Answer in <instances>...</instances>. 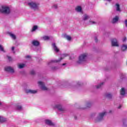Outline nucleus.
I'll use <instances>...</instances> for the list:
<instances>
[{
	"instance_id": "1",
	"label": "nucleus",
	"mask_w": 127,
	"mask_h": 127,
	"mask_svg": "<svg viewBox=\"0 0 127 127\" xmlns=\"http://www.w3.org/2000/svg\"><path fill=\"white\" fill-rule=\"evenodd\" d=\"M0 12L1 13H5V14H8L10 13V9L8 6L3 5L0 7Z\"/></svg>"
},
{
	"instance_id": "2",
	"label": "nucleus",
	"mask_w": 127,
	"mask_h": 127,
	"mask_svg": "<svg viewBox=\"0 0 127 127\" xmlns=\"http://www.w3.org/2000/svg\"><path fill=\"white\" fill-rule=\"evenodd\" d=\"M87 54H83L81 55L79 57L78 61L77 62L78 64H82L83 62H86L87 61Z\"/></svg>"
},
{
	"instance_id": "3",
	"label": "nucleus",
	"mask_w": 127,
	"mask_h": 127,
	"mask_svg": "<svg viewBox=\"0 0 127 127\" xmlns=\"http://www.w3.org/2000/svg\"><path fill=\"white\" fill-rule=\"evenodd\" d=\"M28 5L30 6V8L33 9L34 10H38L39 7H38V4L34 2H30L28 3Z\"/></svg>"
},
{
	"instance_id": "4",
	"label": "nucleus",
	"mask_w": 127,
	"mask_h": 127,
	"mask_svg": "<svg viewBox=\"0 0 127 127\" xmlns=\"http://www.w3.org/2000/svg\"><path fill=\"white\" fill-rule=\"evenodd\" d=\"M107 115V112H104L101 113H99V116L95 120V123H99V122H102L104 120V117Z\"/></svg>"
},
{
	"instance_id": "5",
	"label": "nucleus",
	"mask_w": 127,
	"mask_h": 127,
	"mask_svg": "<svg viewBox=\"0 0 127 127\" xmlns=\"http://www.w3.org/2000/svg\"><path fill=\"white\" fill-rule=\"evenodd\" d=\"M111 44L112 46L114 47H119V44L118 43V40L116 38L112 39H111Z\"/></svg>"
},
{
	"instance_id": "6",
	"label": "nucleus",
	"mask_w": 127,
	"mask_h": 127,
	"mask_svg": "<svg viewBox=\"0 0 127 127\" xmlns=\"http://www.w3.org/2000/svg\"><path fill=\"white\" fill-rule=\"evenodd\" d=\"M38 84L41 86L42 90H43L44 91H47V90H48L47 87L45 86V84L43 82L38 81Z\"/></svg>"
},
{
	"instance_id": "7",
	"label": "nucleus",
	"mask_w": 127,
	"mask_h": 127,
	"mask_svg": "<svg viewBox=\"0 0 127 127\" xmlns=\"http://www.w3.org/2000/svg\"><path fill=\"white\" fill-rule=\"evenodd\" d=\"M6 72H9L10 73H14V70L12 68L11 66H6L4 68Z\"/></svg>"
},
{
	"instance_id": "8",
	"label": "nucleus",
	"mask_w": 127,
	"mask_h": 127,
	"mask_svg": "<svg viewBox=\"0 0 127 127\" xmlns=\"http://www.w3.org/2000/svg\"><path fill=\"white\" fill-rule=\"evenodd\" d=\"M56 108H57V109H58V110H59V111L61 113H64V112H65V109L60 105H56Z\"/></svg>"
},
{
	"instance_id": "9",
	"label": "nucleus",
	"mask_w": 127,
	"mask_h": 127,
	"mask_svg": "<svg viewBox=\"0 0 127 127\" xmlns=\"http://www.w3.org/2000/svg\"><path fill=\"white\" fill-rule=\"evenodd\" d=\"M52 46L54 51H55V52H56L57 53H58V52H59V49H58L55 43H53L52 44Z\"/></svg>"
},
{
	"instance_id": "10",
	"label": "nucleus",
	"mask_w": 127,
	"mask_h": 127,
	"mask_svg": "<svg viewBox=\"0 0 127 127\" xmlns=\"http://www.w3.org/2000/svg\"><path fill=\"white\" fill-rule=\"evenodd\" d=\"M32 44L34 46L37 47V46H39V45H40V43L39 42V41H38L37 40H33L32 41Z\"/></svg>"
},
{
	"instance_id": "11",
	"label": "nucleus",
	"mask_w": 127,
	"mask_h": 127,
	"mask_svg": "<svg viewBox=\"0 0 127 127\" xmlns=\"http://www.w3.org/2000/svg\"><path fill=\"white\" fill-rule=\"evenodd\" d=\"M26 94H36L37 93V91L36 90H32L31 89L26 90L25 91Z\"/></svg>"
},
{
	"instance_id": "12",
	"label": "nucleus",
	"mask_w": 127,
	"mask_h": 127,
	"mask_svg": "<svg viewBox=\"0 0 127 127\" xmlns=\"http://www.w3.org/2000/svg\"><path fill=\"white\" fill-rule=\"evenodd\" d=\"M45 123H46V125H48V126H50L51 127H54V124H53V123H52L51 120H47L45 121Z\"/></svg>"
},
{
	"instance_id": "13",
	"label": "nucleus",
	"mask_w": 127,
	"mask_h": 127,
	"mask_svg": "<svg viewBox=\"0 0 127 127\" xmlns=\"http://www.w3.org/2000/svg\"><path fill=\"white\" fill-rule=\"evenodd\" d=\"M62 58L58 60H52L48 64V65H50L51 63H58V62H60L61 60H62Z\"/></svg>"
},
{
	"instance_id": "14",
	"label": "nucleus",
	"mask_w": 127,
	"mask_h": 127,
	"mask_svg": "<svg viewBox=\"0 0 127 127\" xmlns=\"http://www.w3.org/2000/svg\"><path fill=\"white\" fill-rule=\"evenodd\" d=\"M119 21V17L118 16H116L114 18H113L112 23L113 24L116 23Z\"/></svg>"
},
{
	"instance_id": "15",
	"label": "nucleus",
	"mask_w": 127,
	"mask_h": 127,
	"mask_svg": "<svg viewBox=\"0 0 127 127\" xmlns=\"http://www.w3.org/2000/svg\"><path fill=\"white\" fill-rule=\"evenodd\" d=\"M120 94L122 96H125L126 95V90H125V88H122Z\"/></svg>"
},
{
	"instance_id": "16",
	"label": "nucleus",
	"mask_w": 127,
	"mask_h": 127,
	"mask_svg": "<svg viewBox=\"0 0 127 127\" xmlns=\"http://www.w3.org/2000/svg\"><path fill=\"white\" fill-rule=\"evenodd\" d=\"M121 49L122 51H126L127 49V45H123L121 47Z\"/></svg>"
},
{
	"instance_id": "17",
	"label": "nucleus",
	"mask_w": 127,
	"mask_h": 127,
	"mask_svg": "<svg viewBox=\"0 0 127 127\" xmlns=\"http://www.w3.org/2000/svg\"><path fill=\"white\" fill-rule=\"evenodd\" d=\"M117 11H121V8L120 7V4L118 3L116 4Z\"/></svg>"
},
{
	"instance_id": "18",
	"label": "nucleus",
	"mask_w": 127,
	"mask_h": 127,
	"mask_svg": "<svg viewBox=\"0 0 127 127\" xmlns=\"http://www.w3.org/2000/svg\"><path fill=\"white\" fill-rule=\"evenodd\" d=\"M105 97L106 98H107L108 99H112V94H110V93H106L105 94Z\"/></svg>"
},
{
	"instance_id": "19",
	"label": "nucleus",
	"mask_w": 127,
	"mask_h": 127,
	"mask_svg": "<svg viewBox=\"0 0 127 127\" xmlns=\"http://www.w3.org/2000/svg\"><path fill=\"white\" fill-rule=\"evenodd\" d=\"M90 18V17L87 15V14H85L83 15V19L84 20H87V19H89Z\"/></svg>"
},
{
	"instance_id": "20",
	"label": "nucleus",
	"mask_w": 127,
	"mask_h": 127,
	"mask_svg": "<svg viewBox=\"0 0 127 127\" xmlns=\"http://www.w3.org/2000/svg\"><path fill=\"white\" fill-rule=\"evenodd\" d=\"M9 35L11 37V38H12V39H14V40L16 39V37L15 36V35L14 34H13L11 33H9Z\"/></svg>"
},
{
	"instance_id": "21",
	"label": "nucleus",
	"mask_w": 127,
	"mask_h": 127,
	"mask_svg": "<svg viewBox=\"0 0 127 127\" xmlns=\"http://www.w3.org/2000/svg\"><path fill=\"white\" fill-rule=\"evenodd\" d=\"M6 122V119L0 116V123H4Z\"/></svg>"
},
{
	"instance_id": "22",
	"label": "nucleus",
	"mask_w": 127,
	"mask_h": 127,
	"mask_svg": "<svg viewBox=\"0 0 127 127\" xmlns=\"http://www.w3.org/2000/svg\"><path fill=\"white\" fill-rule=\"evenodd\" d=\"M75 10L78 12H81V11H82V7H81L80 6H78L75 8Z\"/></svg>"
},
{
	"instance_id": "23",
	"label": "nucleus",
	"mask_w": 127,
	"mask_h": 127,
	"mask_svg": "<svg viewBox=\"0 0 127 127\" xmlns=\"http://www.w3.org/2000/svg\"><path fill=\"white\" fill-rule=\"evenodd\" d=\"M16 109L18 111H22V107L20 105H17L16 106Z\"/></svg>"
},
{
	"instance_id": "24",
	"label": "nucleus",
	"mask_w": 127,
	"mask_h": 127,
	"mask_svg": "<svg viewBox=\"0 0 127 127\" xmlns=\"http://www.w3.org/2000/svg\"><path fill=\"white\" fill-rule=\"evenodd\" d=\"M37 28H38V27L37 26H34L32 30V32H33V31H35L36 29H37Z\"/></svg>"
},
{
	"instance_id": "25",
	"label": "nucleus",
	"mask_w": 127,
	"mask_h": 127,
	"mask_svg": "<svg viewBox=\"0 0 127 127\" xmlns=\"http://www.w3.org/2000/svg\"><path fill=\"white\" fill-rule=\"evenodd\" d=\"M104 85V82L101 83L100 84H99L98 85L96 86V88L97 89H100L101 87H102Z\"/></svg>"
},
{
	"instance_id": "26",
	"label": "nucleus",
	"mask_w": 127,
	"mask_h": 127,
	"mask_svg": "<svg viewBox=\"0 0 127 127\" xmlns=\"http://www.w3.org/2000/svg\"><path fill=\"white\" fill-rule=\"evenodd\" d=\"M0 51H1L2 52H5L3 49V47H2L1 45H0Z\"/></svg>"
},
{
	"instance_id": "27",
	"label": "nucleus",
	"mask_w": 127,
	"mask_h": 127,
	"mask_svg": "<svg viewBox=\"0 0 127 127\" xmlns=\"http://www.w3.org/2000/svg\"><path fill=\"white\" fill-rule=\"evenodd\" d=\"M25 66V64H21L19 65V69H22V68H24V66Z\"/></svg>"
},
{
	"instance_id": "28",
	"label": "nucleus",
	"mask_w": 127,
	"mask_h": 127,
	"mask_svg": "<svg viewBox=\"0 0 127 127\" xmlns=\"http://www.w3.org/2000/svg\"><path fill=\"white\" fill-rule=\"evenodd\" d=\"M50 39V38L47 36H45L43 37V39L44 40H49Z\"/></svg>"
},
{
	"instance_id": "29",
	"label": "nucleus",
	"mask_w": 127,
	"mask_h": 127,
	"mask_svg": "<svg viewBox=\"0 0 127 127\" xmlns=\"http://www.w3.org/2000/svg\"><path fill=\"white\" fill-rule=\"evenodd\" d=\"M92 106V103L91 102H87L86 104L87 108H91V106Z\"/></svg>"
},
{
	"instance_id": "30",
	"label": "nucleus",
	"mask_w": 127,
	"mask_h": 127,
	"mask_svg": "<svg viewBox=\"0 0 127 127\" xmlns=\"http://www.w3.org/2000/svg\"><path fill=\"white\" fill-rule=\"evenodd\" d=\"M65 38H66V39H67L69 41H70V40H71V39H72V38H71V37H70L69 36H66Z\"/></svg>"
},
{
	"instance_id": "31",
	"label": "nucleus",
	"mask_w": 127,
	"mask_h": 127,
	"mask_svg": "<svg viewBox=\"0 0 127 127\" xmlns=\"http://www.w3.org/2000/svg\"><path fill=\"white\" fill-rule=\"evenodd\" d=\"M57 69H58V68L57 66L52 67V70H53V71H55V70H57Z\"/></svg>"
},
{
	"instance_id": "32",
	"label": "nucleus",
	"mask_w": 127,
	"mask_h": 127,
	"mask_svg": "<svg viewBox=\"0 0 127 127\" xmlns=\"http://www.w3.org/2000/svg\"><path fill=\"white\" fill-rule=\"evenodd\" d=\"M95 23H96V22L95 21H89V24H95Z\"/></svg>"
},
{
	"instance_id": "33",
	"label": "nucleus",
	"mask_w": 127,
	"mask_h": 127,
	"mask_svg": "<svg viewBox=\"0 0 127 127\" xmlns=\"http://www.w3.org/2000/svg\"><path fill=\"white\" fill-rule=\"evenodd\" d=\"M30 73L31 75H34L35 74V71L33 70H32Z\"/></svg>"
},
{
	"instance_id": "34",
	"label": "nucleus",
	"mask_w": 127,
	"mask_h": 127,
	"mask_svg": "<svg viewBox=\"0 0 127 127\" xmlns=\"http://www.w3.org/2000/svg\"><path fill=\"white\" fill-rule=\"evenodd\" d=\"M127 40V37H125L124 38H123V42H126V41Z\"/></svg>"
},
{
	"instance_id": "35",
	"label": "nucleus",
	"mask_w": 127,
	"mask_h": 127,
	"mask_svg": "<svg viewBox=\"0 0 127 127\" xmlns=\"http://www.w3.org/2000/svg\"><path fill=\"white\" fill-rule=\"evenodd\" d=\"M7 58H8L9 61H11V60H12L11 57L7 56Z\"/></svg>"
},
{
	"instance_id": "36",
	"label": "nucleus",
	"mask_w": 127,
	"mask_h": 127,
	"mask_svg": "<svg viewBox=\"0 0 127 127\" xmlns=\"http://www.w3.org/2000/svg\"><path fill=\"white\" fill-rule=\"evenodd\" d=\"M125 24L126 27H127V19L125 20Z\"/></svg>"
},
{
	"instance_id": "37",
	"label": "nucleus",
	"mask_w": 127,
	"mask_h": 127,
	"mask_svg": "<svg viewBox=\"0 0 127 127\" xmlns=\"http://www.w3.org/2000/svg\"><path fill=\"white\" fill-rule=\"evenodd\" d=\"M94 40L95 42H98V38L97 37H95Z\"/></svg>"
},
{
	"instance_id": "38",
	"label": "nucleus",
	"mask_w": 127,
	"mask_h": 127,
	"mask_svg": "<svg viewBox=\"0 0 127 127\" xmlns=\"http://www.w3.org/2000/svg\"><path fill=\"white\" fill-rule=\"evenodd\" d=\"M53 7H54V8H57V5H54Z\"/></svg>"
},
{
	"instance_id": "39",
	"label": "nucleus",
	"mask_w": 127,
	"mask_h": 127,
	"mask_svg": "<svg viewBox=\"0 0 127 127\" xmlns=\"http://www.w3.org/2000/svg\"><path fill=\"white\" fill-rule=\"evenodd\" d=\"M77 85H78V86H81V82H78L77 83Z\"/></svg>"
},
{
	"instance_id": "40",
	"label": "nucleus",
	"mask_w": 127,
	"mask_h": 127,
	"mask_svg": "<svg viewBox=\"0 0 127 127\" xmlns=\"http://www.w3.org/2000/svg\"><path fill=\"white\" fill-rule=\"evenodd\" d=\"M26 58H31L30 56H26Z\"/></svg>"
},
{
	"instance_id": "41",
	"label": "nucleus",
	"mask_w": 127,
	"mask_h": 127,
	"mask_svg": "<svg viewBox=\"0 0 127 127\" xmlns=\"http://www.w3.org/2000/svg\"><path fill=\"white\" fill-rule=\"evenodd\" d=\"M12 51H13L14 50V47H12L11 49Z\"/></svg>"
},
{
	"instance_id": "42",
	"label": "nucleus",
	"mask_w": 127,
	"mask_h": 127,
	"mask_svg": "<svg viewBox=\"0 0 127 127\" xmlns=\"http://www.w3.org/2000/svg\"><path fill=\"white\" fill-rule=\"evenodd\" d=\"M64 57H66L67 55L66 54H64Z\"/></svg>"
},
{
	"instance_id": "43",
	"label": "nucleus",
	"mask_w": 127,
	"mask_h": 127,
	"mask_svg": "<svg viewBox=\"0 0 127 127\" xmlns=\"http://www.w3.org/2000/svg\"><path fill=\"white\" fill-rule=\"evenodd\" d=\"M125 122H126V120H123V125H125Z\"/></svg>"
},
{
	"instance_id": "44",
	"label": "nucleus",
	"mask_w": 127,
	"mask_h": 127,
	"mask_svg": "<svg viewBox=\"0 0 127 127\" xmlns=\"http://www.w3.org/2000/svg\"><path fill=\"white\" fill-rule=\"evenodd\" d=\"M121 108H122V106H120L118 107V109H121Z\"/></svg>"
},
{
	"instance_id": "45",
	"label": "nucleus",
	"mask_w": 127,
	"mask_h": 127,
	"mask_svg": "<svg viewBox=\"0 0 127 127\" xmlns=\"http://www.w3.org/2000/svg\"><path fill=\"white\" fill-rule=\"evenodd\" d=\"M65 65H66V64H63V66H65Z\"/></svg>"
},
{
	"instance_id": "46",
	"label": "nucleus",
	"mask_w": 127,
	"mask_h": 127,
	"mask_svg": "<svg viewBox=\"0 0 127 127\" xmlns=\"http://www.w3.org/2000/svg\"><path fill=\"white\" fill-rule=\"evenodd\" d=\"M74 119H75V120H77V117L75 116Z\"/></svg>"
},
{
	"instance_id": "47",
	"label": "nucleus",
	"mask_w": 127,
	"mask_h": 127,
	"mask_svg": "<svg viewBox=\"0 0 127 127\" xmlns=\"http://www.w3.org/2000/svg\"><path fill=\"white\" fill-rule=\"evenodd\" d=\"M109 113H112V111L110 110V111H109Z\"/></svg>"
},
{
	"instance_id": "48",
	"label": "nucleus",
	"mask_w": 127,
	"mask_h": 127,
	"mask_svg": "<svg viewBox=\"0 0 127 127\" xmlns=\"http://www.w3.org/2000/svg\"><path fill=\"white\" fill-rule=\"evenodd\" d=\"M0 106H1V103L0 102Z\"/></svg>"
},
{
	"instance_id": "49",
	"label": "nucleus",
	"mask_w": 127,
	"mask_h": 127,
	"mask_svg": "<svg viewBox=\"0 0 127 127\" xmlns=\"http://www.w3.org/2000/svg\"><path fill=\"white\" fill-rule=\"evenodd\" d=\"M121 79H123V77H121Z\"/></svg>"
}]
</instances>
